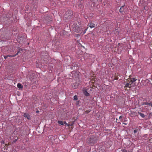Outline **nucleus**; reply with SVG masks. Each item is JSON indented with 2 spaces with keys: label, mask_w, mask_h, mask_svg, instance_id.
Returning <instances> with one entry per match:
<instances>
[{
  "label": "nucleus",
  "mask_w": 152,
  "mask_h": 152,
  "mask_svg": "<svg viewBox=\"0 0 152 152\" xmlns=\"http://www.w3.org/2000/svg\"><path fill=\"white\" fill-rule=\"evenodd\" d=\"M90 112V111H89L88 112H87V113H88V112Z\"/></svg>",
  "instance_id": "30"
},
{
  "label": "nucleus",
  "mask_w": 152,
  "mask_h": 152,
  "mask_svg": "<svg viewBox=\"0 0 152 152\" xmlns=\"http://www.w3.org/2000/svg\"><path fill=\"white\" fill-rule=\"evenodd\" d=\"M122 117H123V116L122 115H121L120 116L119 118L120 120H121V119H122Z\"/></svg>",
  "instance_id": "18"
},
{
  "label": "nucleus",
  "mask_w": 152,
  "mask_h": 152,
  "mask_svg": "<svg viewBox=\"0 0 152 152\" xmlns=\"http://www.w3.org/2000/svg\"><path fill=\"white\" fill-rule=\"evenodd\" d=\"M133 86H134V85H133V86H131V87H133Z\"/></svg>",
  "instance_id": "28"
},
{
  "label": "nucleus",
  "mask_w": 152,
  "mask_h": 152,
  "mask_svg": "<svg viewBox=\"0 0 152 152\" xmlns=\"http://www.w3.org/2000/svg\"><path fill=\"white\" fill-rule=\"evenodd\" d=\"M88 25L89 27L91 28H94L95 27V24L91 22L89 23H88Z\"/></svg>",
  "instance_id": "4"
},
{
  "label": "nucleus",
  "mask_w": 152,
  "mask_h": 152,
  "mask_svg": "<svg viewBox=\"0 0 152 152\" xmlns=\"http://www.w3.org/2000/svg\"><path fill=\"white\" fill-rule=\"evenodd\" d=\"M124 152H132L131 151H127L126 150H125L124 151Z\"/></svg>",
  "instance_id": "20"
},
{
  "label": "nucleus",
  "mask_w": 152,
  "mask_h": 152,
  "mask_svg": "<svg viewBox=\"0 0 152 152\" xmlns=\"http://www.w3.org/2000/svg\"><path fill=\"white\" fill-rule=\"evenodd\" d=\"M138 113L142 118H144L145 117V115L143 113L138 112Z\"/></svg>",
  "instance_id": "9"
},
{
  "label": "nucleus",
  "mask_w": 152,
  "mask_h": 152,
  "mask_svg": "<svg viewBox=\"0 0 152 152\" xmlns=\"http://www.w3.org/2000/svg\"><path fill=\"white\" fill-rule=\"evenodd\" d=\"M4 58L6 59L8 57V55L7 56H4Z\"/></svg>",
  "instance_id": "17"
},
{
  "label": "nucleus",
  "mask_w": 152,
  "mask_h": 152,
  "mask_svg": "<svg viewBox=\"0 0 152 152\" xmlns=\"http://www.w3.org/2000/svg\"><path fill=\"white\" fill-rule=\"evenodd\" d=\"M123 6H122L121 7V8L119 10V11L121 12V13H122L123 12V10H122V9L123 8Z\"/></svg>",
  "instance_id": "11"
},
{
  "label": "nucleus",
  "mask_w": 152,
  "mask_h": 152,
  "mask_svg": "<svg viewBox=\"0 0 152 152\" xmlns=\"http://www.w3.org/2000/svg\"><path fill=\"white\" fill-rule=\"evenodd\" d=\"M143 104L147 105L149 106H152V102L148 103V102H145Z\"/></svg>",
  "instance_id": "7"
},
{
  "label": "nucleus",
  "mask_w": 152,
  "mask_h": 152,
  "mask_svg": "<svg viewBox=\"0 0 152 152\" xmlns=\"http://www.w3.org/2000/svg\"><path fill=\"white\" fill-rule=\"evenodd\" d=\"M88 143L91 144V145H92L94 144V143H95V140H94L90 138L88 140Z\"/></svg>",
  "instance_id": "1"
},
{
  "label": "nucleus",
  "mask_w": 152,
  "mask_h": 152,
  "mask_svg": "<svg viewBox=\"0 0 152 152\" xmlns=\"http://www.w3.org/2000/svg\"><path fill=\"white\" fill-rule=\"evenodd\" d=\"M87 55L88 54H86H86H84V55Z\"/></svg>",
  "instance_id": "27"
},
{
  "label": "nucleus",
  "mask_w": 152,
  "mask_h": 152,
  "mask_svg": "<svg viewBox=\"0 0 152 152\" xmlns=\"http://www.w3.org/2000/svg\"><path fill=\"white\" fill-rule=\"evenodd\" d=\"M24 117L27 118L28 120H30L31 117L27 113H25L23 115Z\"/></svg>",
  "instance_id": "3"
},
{
  "label": "nucleus",
  "mask_w": 152,
  "mask_h": 152,
  "mask_svg": "<svg viewBox=\"0 0 152 152\" xmlns=\"http://www.w3.org/2000/svg\"><path fill=\"white\" fill-rule=\"evenodd\" d=\"M87 30V29H86L85 30V31H84V32L83 33L84 34L86 33V31Z\"/></svg>",
  "instance_id": "22"
},
{
  "label": "nucleus",
  "mask_w": 152,
  "mask_h": 152,
  "mask_svg": "<svg viewBox=\"0 0 152 152\" xmlns=\"http://www.w3.org/2000/svg\"><path fill=\"white\" fill-rule=\"evenodd\" d=\"M71 13H70V14L69 15H68V17H67V18H71V16H72V12H70Z\"/></svg>",
  "instance_id": "14"
},
{
  "label": "nucleus",
  "mask_w": 152,
  "mask_h": 152,
  "mask_svg": "<svg viewBox=\"0 0 152 152\" xmlns=\"http://www.w3.org/2000/svg\"><path fill=\"white\" fill-rule=\"evenodd\" d=\"M58 123L59 124L63 125L64 124V121H58Z\"/></svg>",
  "instance_id": "8"
},
{
  "label": "nucleus",
  "mask_w": 152,
  "mask_h": 152,
  "mask_svg": "<svg viewBox=\"0 0 152 152\" xmlns=\"http://www.w3.org/2000/svg\"><path fill=\"white\" fill-rule=\"evenodd\" d=\"M84 94H85V95H86V96H89V93H88L87 91H85L84 92Z\"/></svg>",
  "instance_id": "12"
},
{
  "label": "nucleus",
  "mask_w": 152,
  "mask_h": 152,
  "mask_svg": "<svg viewBox=\"0 0 152 152\" xmlns=\"http://www.w3.org/2000/svg\"><path fill=\"white\" fill-rule=\"evenodd\" d=\"M19 53V52L18 51V53H17L15 55H8V57H14L15 56H16L17 55L18 53Z\"/></svg>",
  "instance_id": "10"
},
{
  "label": "nucleus",
  "mask_w": 152,
  "mask_h": 152,
  "mask_svg": "<svg viewBox=\"0 0 152 152\" xmlns=\"http://www.w3.org/2000/svg\"><path fill=\"white\" fill-rule=\"evenodd\" d=\"M17 140H15V141H17Z\"/></svg>",
  "instance_id": "29"
},
{
  "label": "nucleus",
  "mask_w": 152,
  "mask_h": 152,
  "mask_svg": "<svg viewBox=\"0 0 152 152\" xmlns=\"http://www.w3.org/2000/svg\"><path fill=\"white\" fill-rule=\"evenodd\" d=\"M138 131V129H135L134 131V133H135L137 132Z\"/></svg>",
  "instance_id": "15"
},
{
  "label": "nucleus",
  "mask_w": 152,
  "mask_h": 152,
  "mask_svg": "<svg viewBox=\"0 0 152 152\" xmlns=\"http://www.w3.org/2000/svg\"><path fill=\"white\" fill-rule=\"evenodd\" d=\"M137 80V79L135 78H132L131 79L130 83L131 84H132L134 85H135V83H133L134 82H135Z\"/></svg>",
  "instance_id": "2"
},
{
  "label": "nucleus",
  "mask_w": 152,
  "mask_h": 152,
  "mask_svg": "<svg viewBox=\"0 0 152 152\" xmlns=\"http://www.w3.org/2000/svg\"><path fill=\"white\" fill-rule=\"evenodd\" d=\"M74 88H76L77 87H75V86H74Z\"/></svg>",
  "instance_id": "25"
},
{
  "label": "nucleus",
  "mask_w": 152,
  "mask_h": 152,
  "mask_svg": "<svg viewBox=\"0 0 152 152\" xmlns=\"http://www.w3.org/2000/svg\"><path fill=\"white\" fill-rule=\"evenodd\" d=\"M131 84H131V83H130V82L129 83H125V87L130 88L131 86H131Z\"/></svg>",
  "instance_id": "5"
},
{
  "label": "nucleus",
  "mask_w": 152,
  "mask_h": 152,
  "mask_svg": "<svg viewBox=\"0 0 152 152\" xmlns=\"http://www.w3.org/2000/svg\"><path fill=\"white\" fill-rule=\"evenodd\" d=\"M21 50H22L20 48H18V51L17 53H18V51L19 52Z\"/></svg>",
  "instance_id": "19"
},
{
  "label": "nucleus",
  "mask_w": 152,
  "mask_h": 152,
  "mask_svg": "<svg viewBox=\"0 0 152 152\" xmlns=\"http://www.w3.org/2000/svg\"><path fill=\"white\" fill-rule=\"evenodd\" d=\"M66 15H67V12H66Z\"/></svg>",
  "instance_id": "26"
},
{
  "label": "nucleus",
  "mask_w": 152,
  "mask_h": 152,
  "mask_svg": "<svg viewBox=\"0 0 152 152\" xmlns=\"http://www.w3.org/2000/svg\"><path fill=\"white\" fill-rule=\"evenodd\" d=\"M73 98L74 100H76L78 99L76 95H75L74 96Z\"/></svg>",
  "instance_id": "13"
},
{
  "label": "nucleus",
  "mask_w": 152,
  "mask_h": 152,
  "mask_svg": "<svg viewBox=\"0 0 152 152\" xmlns=\"http://www.w3.org/2000/svg\"><path fill=\"white\" fill-rule=\"evenodd\" d=\"M64 124L67 126H69V125L66 121H64Z\"/></svg>",
  "instance_id": "16"
},
{
  "label": "nucleus",
  "mask_w": 152,
  "mask_h": 152,
  "mask_svg": "<svg viewBox=\"0 0 152 152\" xmlns=\"http://www.w3.org/2000/svg\"><path fill=\"white\" fill-rule=\"evenodd\" d=\"M17 86L19 88L21 89H22L23 87V86H22L21 84L20 83H18L17 84Z\"/></svg>",
  "instance_id": "6"
},
{
  "label": "nucleus",
  "mask_w": 152,
  "mask_h": 152,
  "mask_svg": "<svg viewBox=\"0 0 152 152\" xmlns=\"http://www.w3.org/2000/svg\"><path fill=\"white\" fill-rule=\"evenodd\" d=\"M123 124H125V125H126L127 124L126 123H123Z\"/></svg>",
  "instance_id": "23"
},
{
  "label": "nucleus",
  "mask_w": 152,
  "mask_h": 152,
  "mask_svg": "<svg viewBox=\"0 0 152 152\" xmlns=\"http://www.w3.org/2000/svg\"><path fill=\"white\" fill-rule=\"evenodd\" d=\"M87 30V29H86L85 30V31H84V32L83 33L84 34L86 33V31Z\"/></svg>",
  "instance_id": "21"
},
{
  "label": "nucleus",
  "mask_w": 152,
  "mask_h": 152,
  "mask_svg": "<svg viewBox=\"0 0 152 152\" xmlns=\"http://www.w3.org/2000/svg\"><path fill=\"white\" fill-rule=\"evenodd\" d=\"M66 15H65V18H66Z\"/></svg>",
  "instance_id": "31"
},
{
  "label": "nucleus",
  "mask_w": 152,
  "mask_h": 152,
  "mask_svg": "<svg viewBox=\"0 0 152 152\" xmlns=\"http://www.w3.org/2000/svg\"><path fill=\"white\" fill-rule=\"evenodd\" d=\"M39 112V111H38H38H36V113H38Z\"/></svg>",
  "instance_id": "24"
}]
</instances>
